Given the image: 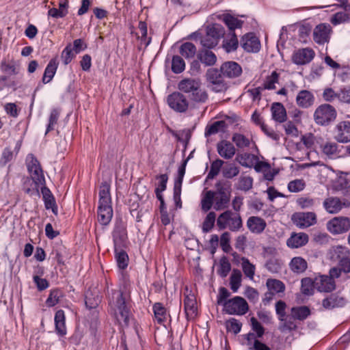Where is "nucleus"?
<instances>
[{
  "instance_id": "e433bc0d",
  "label": "nucleus",
  "mask_w": 350,
  "mask_h": 350,
  "mask_svg": "<svg viewBox=\"0 0 350 350\" xmlns=\"http://www.w3.org/2000/svg\"><path fill=\"white\" fill-rule=\"evenodd\" d=\"M179 53L185 58L190 59L195 56L196 47L193 43L187 42L181 44Z\"/></svg>"
},
{
  "instance_id": "a18cd8bd",
  "label": "nucleus",
  "mask_w": 350,
  "mask_h": 350,
  "mask_svg": "<svg viewBox=\"0 0 350 350\" xmlns=\"http://www.w3.org/2000/svg\"><path fill=\"white\" fill-rule=\"evenodd\" d=\"M241 261L242 269L244 274L247 278L252 280L255 274V266L253 264H252L247 258L245 257L241 258Z\"/></svg>"
},
{
  "instance_id": "f8f14e48",
  "label": "nucleus",
  "mask_w": 350,
  "mask_h": 350,
  "mask_svg": "<svg viewBox=\"0 0 350 350\" xmlns=\"http://www.w3.org/2000/svg\"><path fill=\"white\" fill-rule=\"evenodd\" d=\"M241 46L247 52L256 53L260 50V43L254 33H248L241 38Z\"/></svg>"
},
{
  "instance_id": "4be33fe9",
  "label": "nucleus",
  "mask_w": 350,
  "mask_h": 350,
  "mask_svg": "<svg viewBox=\"0 0 350 350\" xmlns=\"http://www.w3.org/2000/svg\"><path fill=\"white\" fill-rule=\"evenodd\" d=\"M201 85L200 81L197 79L186 78L181 80L178 84V88L185 93H192L198 90Z\"/></svg>"
},
{
  "instance_id": "bb28decb",
  "label": "nucleus",
  "mask_w": 350,
  "mask_h": 350,
  "mask_svg": "<svg viewBox=\"0 0 350 350\" xmlns=\"http://www.w3.org/2000/svg\"><path fill=\"white\" fill-rule=\"evenodd\" d=\"M266 286L269 292L273 293L277 297H280L285 291V284L277 279L269 278L267 280Z\"/></svg>"
},
{
  "instance_id": "f257e3e1",
  "label": "nucleus",
  "mask_w": 350,
  "mask_h": 350,
  "mask_svg": "<svg viewBox=\"0 0 350 350\" xmlns=\"http://www.w3.org/2000/svg\"><path fill=\"white\" fill-rule=\"evenodd\" d=\"M99 205L98 207V220L103 226L108 225L113 217L110 187L106 182L102 183L99 190Z\"/></svg>"
},
{
  "instance_id": "c756f323",
  "label": "nucleus",
  "mask_w": 350,
  "mask_h": 350,
  "mask_svg": "<svg viewBox=\"0 0 350 350\" xmlns=\"http://www.w3.org/2000/svg\"><path fill=\"white\" fill-rule=\"evenodd\" d=\"M198 58L207 66H213L217 61V57L214 53L207 49L202 50L198 54Z\"/></svg>"
},
{
  "instance_id": "473e14b6",
  "label": "nucleus",
  "mask_w": 350,
  "mask_h": 350,
  "mask_svg": "<svg viewBox=\"0 0 350 350\" xmlns=\"http://www.w3.org/2000/svg\"><path fill=\"white\" fill-rule=\"evenodd\" d=\"M347 304L345 297L338 294H332L323 301V306H342Z\"/></svg>"
},
{
  "instance_id": "49530a36",
  "label": "nucleus",
  "mask_w": 350,
  "mask_h": 350,
  "mask_svg": "<svg viewBox=\"0 0 350 350\" xmlns=\"http://www.w3.org/2000/svg\"><path fill=\"white\" fill-rule=\"evenodd\" d=\"M279 74L276 71L272 72L271 75L267 76L264 81L263 90H274L275 83H278Z\"/></svg>"
},
{
  "instance_id": "37998d69",
  "label": "nucleus",
  "mask_w": 350,
  "mask_h": 350,
  "mask_svg": "<svg viewBox=\"0 0 350 350\" xmlns=\"http://www.w3.org/2000/svg\"><path fill=\"white\" fill-rule=\"evenodd\" d=\"M265 267L269 271L272 273H278L281 272L283 267V262L277 258H270L265 264Z\"/></svg>"
},
{
  "instance_id": "58836bf2",
  "label": "nucleus",
  "mask_w": 350,
  "mask_h": 350,
  "mask_svg": "<svg viewBox=\"0 0 350 350\" xmlns=\"http://www.w3.org/2000/svg\"><path fill=\"white\" fill-rule=\"evenodd\" d=\"M214 197L215 195L213 193V191L211 190L207 191L202 196L201 200V208L204 213L208 211L211 208L214 203Z\"/></svg>"
},
{
  "instance_id": "c85d7f7f",
  "label": "nucleus",
  "mask_w": 350,
  "mask_h": 350,
  "mask_svg": "<svg viewBox=\"0 0 350 350\" xmlns=\"http://www.w3.org/2000/svg\"><path fill=\"white\" fill-rule=\"evenodd\" d=\"M222 21L228 27L229 32H234L235 29H241L243 25V21L228 14L224 15Z\"/></svg>"
},
{
  "instance_id": "bf43d9fd",
  "label": "nucleus",
  "mask_w": 350,
  "mask_h": 350,
  "mask_svg": "<svg viewBox=\"0 0 350 350\" xmlns=\"http://www.w3.org/2000/svg\"><path fill=\"white\" fill-rule=\"evenodd\" d=\"M116 258L119 268L124 269L128 265L129 257L124 250L118 251L116 250Z\"/></svg>"
},
{
  "instance_id": "393cba45",
  "label": "nucleus",
  "mask_w": 350,
  "mask_h": 350,
  "mask_svg": "<svg viewBox=\"0 0 350 350\" xmlns=\"http://www.w3.org/2000/svg\"><path fill=\"white\" fill-rule=\"evenodd\" d=\"M272 118L280 123L284 122L286 120V111L284 105L280 103H274L271 108Z\"/></svg>"
},
{
  "instance_id": "2f4dec72",
  "label": "nucleus",
  "mask_w": 350,
  "mask_h": 350,
  "mask_svg": "<svg viewBox=\"0 0 350 350\" xmlns=\"http://www.w3.org/2000/svg\"><path fill=\"white\" fill-rule=\"evenodd\" d=\"M64 299V293L59 289L51 291V293L46 299L48 306H55L57 304H62Z\"/></svg>"
},
{
  "instance_id": "a878e982",
  "label": "nucleus",
  "mask_w": 350,
  "mask_h": 350,
  "mask_svg": "<svg viewBox=\"0 0 350 350\" xmlns=\"http://www.w3.org/2000/svg\"><path fill=\"white\" fill-rule=\"evenodd\" d=\"M58 66V61L57 57L51 59L46 66L43 77L42 82L46 84L49 83L53 78Z\"/></svg>"
},
{
  "instance_id": "0eeeda50",
  "label": "nucleus",
  "mask_w": 350,
  "mask_h": 350,
  "mask_svg": "<svg viewBox=\"0 0 350 350\" xmlns=\"http://www.w3.org/2000/svg\"><path fill=\"white\" fill-rule=\"evenodd\" d=\"M292 221L300 228H306L314 225L317 221V215L313 212H299L292 215Z\"/></svg>"
},
{
  "instance_id": "603ef678",
  "label": "nucleus",
  "mask_w": 350,
  "mask_h": 350,
  "mask_svg": "<svg viewBox=\"0 0 350 350\" xmlns=\"http://www.w3.org/2000/svg\"><path fill=\"white\" fill-rule=\"evenodd\" d=\"M185 68V63L183 59L178 56L174 55L172 62V70L174 73L178 74L182 72Z\"/></svg>"
},
{
  "instance_id": "4c0bfd02",
  "label": "nucleus",
  "mask_w": 350,
  "mask_h": 350,
  "mask_svg": "<svg viewBox=\"0 0 350 350\" xmlns=\"http://www.w3.org/2000/svg\"><path fill=\"white\" fill-rule=\"evenodd\" d=\"M253 179L249 176H241L238 182L235 184V188L238 190L248 191L252 188Z\"/></svg>"
},
{
  "instance_id": "1a4fd4ad",
  "label": "nucleus",
  "mask_w": 350,
  "mask_h": 350,
  "mask_svg": "<svg viewBox=\"0 0 350 350\" xmlns=\"http://www.w3.org/2000/svg\"><path fill=\"white\" fill-rule=\"evenodd\" d=\"M230 293L226 288H220L217 300L218 304L224 305V306H248L245 299L239 296L226 301Z\"/></svg>"
},
{
  "instance_id": "f3484780",
  "label": "nucleus",
  "mask_w": 350,
  "mask_h": 350,
  "mask_svg": "<svg viewBox=\"0 0 350 350\" xmlns=\"http://www.w3.org/2000/svg\"><path fill=\"white\" fill-rule=\"evenodd\" d=\"M222 75L228 78H236L241 75L242 68L235 62H226L220 68Z\"/></svg>"
},
{
  "instance_id": "9d476101",
  "label": "nucleus",
  "mask_w": 350,
  "mask_h": 350,
  "mask_svg": "<svg viewBox=\"0 0 350 350\" xmlns=\"http://www.w3.org/2000/svg\"><path fill=\"white\" fill-rule=\"evenodd\" d=\"M331 31L332 27L329 24L321 23L317 25L313 31L314 40L319 44L328 42Z\"/></svg>"
},
{
  "instance_id": "09e8293b",
  "label": "nucleus",
  "mask_w": 350,
  "mask_h": 350,
  "mask_svg": "<svg viewBox=\"0 0 350 350\" xmlns=\"http://www.w3.org/2000/svg\"><path fill=\"white\" fill-rule=\"evenodd\" d=\"M232 141L239 148L248 147L250 144V141L247 137L243 134L237 133L233 134Z\"/></svg>"
},
{
  "instance_id": "680f3d73",
  "label": "nucleus",
  "mask_w": 350,
  "mask_h": 350,
  "mask_svg": "<svg viewBox=\"0 0 350 350\" xmlns=\"http://www.w3.org/2000/svg\"><path fill=\"white\" fill-rule=\"evenodd\" d=\"M226 329L228 332H232L237 334L240 332L242 324L234 318H231L226 323Z\"/></svg>"
},
{
  "instance_id": "338daca9",
  "label": "nucleus",
  "mask_w": 350,
  "mask_h": 350,
  "mask_svg": "<svg viewBox=\"0 0 350 350\" xmlns=\"http://www.w3.org/2000/svg\"><path fill=\"white\" fill-rule=\"evenodd\" d=\"M297 204L302 209H308L314 206L315 200L310 197H301L297 200Z\"/></svg>"
},
{
  "instance_id": "13d9d810",
  "label": "nucleus",
  "mask_w": 350,
  "mask_h": 350,
  "mask_svg": "<svg viewBox=\"0 0 350 350\" xmlns=\"http://www.w3.org/2000/svg\"><path fill=\"white\" fill-rule=\"evenodd\" d=\"M206 79L211 83H215V82H219L222 81V74L221 70H218L216 68H210L207 70Z\"/></svg>"
},
{
  "instance_id": "de8ad7c7",
  "label": "nucleus",
  "mask_w": 350,
  "mask_h": 350,
  "mask_svg": "<svg viewBox=\"0 0 350 350\" xmlns=\"http://www.w3.org/2000/svg\"><path fill=\"white\" fill-rule=\"evenodd\" d=\"M301 291L303 294L310 295L313 293L314 287V280L310 278H304L301 280Z\"/></svg>"
},
{
  "instance_id": "6ab92c4d",
  "label": "nucleus",
  "mask_w": 350,
  "mask_h": 350,
  "mask_svg": "<svg viewBox=\"0 0 350 350\" xmlns=\"http://www.w3.org/2000/svg\"><path fill=\"white\" fill-rule=\"evenodd\" d=\"M218 154L225 159H232L236 153L234 145L228 141L222 140L217 144Z\"/></svg>"
},
{
  "instance_id": "412c9836",
  "label": "nucleus",
  "mask_w": 350,
  "mask_h": 350,
  "mask_svg": "<svg viewBox=\"0 0 350 350\" xmlns=\"http://www.w3.org/2000/svg\"><path fill=\"white\" fill-rule=\"evenodd\" d=\"M239 42L235 32H229L224 38L222 47L226 53L235 51L239 46Z\"/></svg>"
},
{
  "instance_id": "774afa93",
  "label": "nucleus",
  "mask_w": 350,
  "mask_h": 350,
  "mask_svg": "<svg viewBox=\"0 0 350 350\" xmlns=\"http://www.w3.org/2000/svg\"><path fill=\"white\" fill-rule=\"evenodd\" d=\"M349 182L345 176H338L334 183V188L336 191H345Z\"/></svg>"
},
{
  "instance_id": "0e129e2a",
  "label": "nucleus",
  "mask_w": 350,
  "mask_h": 350,
  "mask_svg": "<svg viewBox=\"0 0 350 350\" xmlns=\"http://www.w3.org/2000/svg\"><path fill=\"white\" fill-rule=\"evenodd\" d=\"M349 20V14L345 12H339L334 14L331 18V23L334 25L345 23Z\"/></svg>"
},
{
  "instance_id": "b1692460",
  "label": "nucleus",
  "mask_w": 350,
  "mask_h": 350,
  "mask_svg": "<svg viewBox=\"0 0 350 350\" xmlns=\"http://www.w3.org/2000/svg\"><path fill=\"white\" fill-rule=\"evenodd\" d=\"M114 314L118 323L122 326H127L129 325L131 317L130 308H113L111 312Z\"/></svg>"
},
{
  "instance_id": "39448f33",
  "label": "nucleus",
  "mask_w": 350,
  "mask_h": 350,
  "mask_svg": "<svg viewBox=\"0 0 350 350\" xmlns=\"http://www.w3.org/2000/svg\"><path fill=\"white\" fill-rule=\"evenodd\" d=\"M28 172L36 187L45 184V178L42 169L38 159L31 154H28L26 159Z\"/></svg>"
},
{
  "instance_id": "c03bdc74",
  "label": "nucleus",
  "mask_w": 350,
  "mask_h": 350,
  "mask_svg": "<svg viewBox=\"0 0 350 350\" xmlns=\"http://www.w3.org/2000/svg\"><path fill=\"white\" fill-rule=\"evenodd\" d=\"M239 174V167L233 163L226 165L222 169V175L224 178L231 179Z\"/></svg>"
},
{
  "instance_id": "aec40b11",
  "label": "nucleus",
  "mask_w": 350,
  "mask_h": 350,
  "mask_svg": "<svg viewBox=\"0 0 350 350\" xmlns=\"http://www.w3.org/2000/svg\"><path fill=\"white\" fill-rule=\"evenodd\" d=\"M308 235L304 232L292 233L287 239L286 245L291 248H298L306 245L308 242Z\"/></svg>"
},
{
  "instance_id": "e2e57ef3",
  "label": "nucleus",
  "mask_w": 350,
  "mask_h": 350,
  "mask_svg": "<svg viewBox=\"0 0 350 350\" xmlns=\"http://www.w3.org/2000/svg\"><path fill=\"white\" fill-rule=\"evenodd\" d=\"M191 99L197 103H205L208 99V94L205 90L200 87L198 88V90L192 92Z\"/></svg>"
},
{
  "instance_id": "dca6fc26",
  "label": "nucleus",
  "mask_w": 350,
  "mask_h": 350,
  "mask_svg": "<svg viewBox=\"0 0 350 350\" xmlns=\"http://www.w3.org/2000/svg\"><path fill=\"white\" fill-rule=\"evenodd\" d=\"M242 338L245 340L243 345H246L249 350H271L270 347L263 343L259 338H255L252 333L242 335Z\"/></svg>"
},
{
  "instance_id": "79ce46f5",
  "label": "nucleus",
  "mask_w": 350,
  "mask_h": 350,
  "mask_svg": "<svg viewBox=\"0 0 350 350\" xmlns=\"http://www.w3.org/2000/svg\"><path fill=\"white\" fill-rule=\"evenodd\" d=\"M242 274L240 270L233 269L230 278V288L233 292H237L241 284Z\"/></svg>"
},
{
  "instance_id": "ea45409f",
  "label": "nucleus",
  "mask_w": 350,
  "mask_h": 350,
  "mask_svg": "<svg viewBox=\"0 0 350 350\" xmlns=\"http://www.w3.org/2000/svg\"><path fill=\"white\" fill-rule=\"evenodd\" d=\"M126 295L120 291H114L110 298V304L114 306H125L127 304Z\"/></svg>"
},
{
  "instance_id": "ddd939ff",
  "label": "nucleus",
  "mask_w": 350,
  "mask_h": 350,
  "mask_svg": "<svg viewBox=\"0 0 350 350\" xmlns=\"http://www.w3.org/2000/svg\"><path fill=\"white\" fill-rule=\"evenodd\" d=\"M334 139L340 143L350 142V122H339L334 129Z\"/></svg>"
},
{
  "instance_id": "052dcab7",
  "label": "nucleus",
  "mask_w": 350,
  "mask_h": 350,
  "mask_svg": "<svg viewBox=\"0 0 350 350\" xmlns=\"http://www.w3.org/2000/svg\"><path fill=\"white\" fill-rule=\"evenodd\" d=\"M322 152L328 157L335 155L338 151V145L334 142H327L321 146Z\"/></svg>"
},
{
  "instance_id": "4d7b16f0",
  "label": "nucleus",
  "mask_w": 350,
  "mask_h": 350,
  "mask_svg": "<svg viewBox=\"0 0 350 350\" xmlns=\"http://www.w3.org/2000/svg\"><path fill=\"white\" fill-rule=\"evenodd\" d=\"M224 161L221 159H216L213 161L211 165L210 170L208 173L207 178L209 179L214 178L216 176H217L220 172L221 167L224 164Z\"/></svg>"
},
{
  "instance_id": "3c124183",
  "label": "nucleus",
  "mask_w": 350,
  "mask_h": 350,
  "mask_svg": "<svg viewBox=\"0 0 350 350\" xmlns=\"http://www.w3.org/2000/svg\"><path fill=\"white\" fill-rule=\"evenodd\" d=\"M226 123L224 121H217L211 125L207 126L205 131V135L209 136L217 133L220 131H223L225 128Z\"/></svg>"
},
{
  "instance_id": "a211bd4d",
  "label": "nucleus",
  "mask_w": 350,
  "mask_h": 350,
  "mask_svg": "<svg viewBox=\"0 0 350 350\" xmlns=\"http://www.w3.org/2000/svg\"><path fill=\"white\" fill-rule=\"evenodd\" d=\"M324 208L331 214H336L345 206V203L337 197H329L323 203Z\"/></svg>"
},
{
  "instance_id": "f704fd0d",
  "label": "nucleus",
  "mask_w": 350,
  "mask_h": 350,
  "mask_svg": "<svg viewBox=\"0 0 350 350\" xmlns=\"http://www.w3.org/2000/svg\"><path fill=\"white\" fill-rule=\"evenodd\" d=\"M215 195L214 197V208L216 211H220L225 209L228 206L230 200V196H226V195H221V194H215V193H213Z\"/></svg>"
},
{
  "instance_id": "5701e85b",
  "label": "nucleus",
  "mask_w": 350,
  "mask_h": 350,
  "mask_svg": "<svg viewBox=\"0 0 350 350\" xmlns=\"http://www.w3.org/2000/svg\"><path fill=\"white\" fill-rule=\"evenodd\" d=\"M266 226L265 221L259 217L252 216L247 221V227L252 233H261L265 230Z\"/></svg>"
},
{
  "instance_id": "6e6d98bb",
  "label": "nucleus",
  "mask_w": 350,
  "mask_h": 350,
  "mask_svg": "<svg viewBox=\"0 0 350 350\" xmlns=\"http://www.w3.org/2000/svg\"><path fill=\"white\" fill-rule=\"evenodd\" d=\"M216 219V214L214 212H209L205 217L202 224V230L204 232H209L213 227Z\"/></svg>"
},
{
  "instance_id": "20e7f679",
  "label": "nucleus",
  "mask_w": 350,
  "mask_h": 350,
  "mask_svg": "<svg viewBox=\"0 0 350 350\" xmlns=\"http://www.w3.org/2000/svg\"><path fill=\"white\" fill-rule=\"evenodd\" d=\"M285 309L286 308H275L280 321L278 330L284 335L293 336V332L297 331L298 326L292 317L286 314Z\"/></svg>"
},
{
  "instance_id": "4468645a",
  "label": "nucleus",
  "mask_w": 350,
  "mask_h": 350,
  "mask_svg": "<svg viewBox=\"0 0 350 350\" xmlns=\"http://www.w3.org/2000/svg\"><path fill=\"white\" fill-rule=\"evenodd\" d=\"M314 54V51L310 48L300 49L293 53L292 60L297 65L306 64L313 59Z\"/></svg>"
},
{
  "instance_id": "6e6552de",
  "label": "nucleus",
  "mask_w": 350,
  "mask_h": 350,
  "mask_svg": "<svg viewBox=\"0 0 350 350\" xmlns=\"http://www.w3.org/2000/svg\"><path fill=\"white\" fill-rule=\"evenodd\" d=\"M327 228L334 234L346 232L350 229V219L345 217H334L327 222Z\"/></svg>"
},
{
  "instance_id": "2eb2a0df",
  "label": "nucleus",
  "mask_w": 350,
  "mask_h": 350,
  "mask_svg": "<svg viewBox=\"0 0 350 350\" xmlns=\"http://www.w3.org/2000/svg\"><path fill=\"white\" fill-rule=\"evenodd\" d=\"M314 287L320 292H330L335 289L336 284L332 277L323 275L314 278Z\"/></svg>"
},
{
  "instance_id": "72a5a7b5",
  "label": "nucleus",
  "mask_w": 350,
  "mask_h": 350,
  "mask_svg": "<svg viewBox=\"0 0 350 350\" xmlns=\"http://www.w3.org/2000/svg\"><path fill=\"white\" fill-rule=\"evenodd\" d=\"M206 33L219 41L221 38L224 36L225 30L221 25L215 23L207 27Z\"/></svg>"
},
{
  "instance_id": "c9c22d12",
  "label": "nucleus",
  "mask_w": 350,
  "mask_h": 350,
  "mask_svg": "<svg viewBox=\"0 0 350 350\" xmlns=\"http://www.w3.org/2000/svg\"><path fill=\"white\" fill-rule=\"evenodd\" d=\"M310 308H291L288 314L292 317L293 320L303 321L306 319L310 314Z\"/></svg>"
},
{
  "instance_id": "69168bd1",
  "label": "nucleus",
  "mask_w": 350,
  "mask_h": 350,
  "mask_svg": "<svg viewBox=\"0 0 350 350\" xmlns=\"http://www.w3.org/2000/svg\"><path fill=\"white\" fill-rule=\"evenodd\" d=\"M322 96L325 101L332 103L336 99L339 100V92H336L332 88H327L323 90Z\"/></svg>"
},
{
  "instance_id": "7ed1b4c3",
  "label": "nucleus",
  "mask_w": 350,
  "mask_h": 350,
  "mask_svg": "<svg viewBox=\"0 0 350 350\" xmlns=\"http://www.w3.org/2000/svg\"><path fill=\"white\" fill-rule=\"evenodd\" d=\"M337 116L336 109L331 105L324 103L318 106L313 114L314 120L318 125L327 126L333 122Z\"/></svg>"
},
{
  "instance_id": "7c9ffc66",
  "label": "nucleus",
  "mask_w": 350,
  "mask_h": 350,
  "mask_svg": "<svg viewBox=\"0 0 350 350\" xmlns=\"http://www.w3.org/2000/svg\"><path fill=\"white\" fill-rule=\"evenodd\" d=\"M55 329L60 336L66 334V327H65V315L63 310H57L55 315Z\"/></svg>"
},
{
  "instance_id": "cd10ccee",
  "label": "nucleus",
  "mask_w": 350,
  "mask_h": 350,
  "mask_svg": "<svg viewBox=\"0 0 350 350\" xmlns=\"http://www.w3.org/2000/svg\"><path fill=\"white\" fill-rule=\"evenodd\" d=\"M289 267L291 270L295 273H303L308 268L306 260L300 256L294 257L291 259Z\"/></svg>"
},
{
  "instance_id": "864d4df0",
  "label": "nucleus",
  "mask_w": 350,
  "mask_h": 350,
  "mask_svg": "<svg viewBox=\"0 0 350 350\" xmlns=\"http://www.w3.org/2000/svg\"><path fill=\"white\" fill-rule=\"evenodd\" d=\"M41 192L44 200L45 207L46 209H49L51 206L54 205L55 202V198L49 189L44 187V185L42 186Z\"/></svg>"
},
{
  "instance_id": "a19ab883",
  "label": "nucleus",
  "mask_w": 350,
  "mask_h": 350,
  "mask_svg": "<svg viewBox=\"0 0 350 350\" xmlns=\"http://www.w3.org/2000/svg\"><path fill=\"white\" fill-rule=\"evenodd\" d=\"M215 191L213 193L215 194H221L226 196H230L231 194V184L227 180H219L215 184Z\"/></svg>"
},
{
  "instance_id": "8fccbe9b",
  "label": "nucleus",
  "mask_w": 350,
  "mask_h": 350,
  "mask_svg": "<svg viewBox=\"0 0 350 350\" xmlns=\"http://www.w3.org/2000/svg\"><path fill=\"white\" fill-rule=\"evenodd\" d=\"M250 321L252 329L253 331V332L251 333L254 335L255 338H260L262 337L265 334V328L261 323L258 322L255 317H252Z\"/></svg>"
},
{
  "instance_id": "423d86ee",
  "label": "nucleus",
  "mask_w": 350,
  "mask_h": 350,
  "mask_svg": "<svg viewBox=\"0 0 350 350\" xmlns=\"http://www.w3.org/2000/svg\"><path fill=\"white\" fill-rule=\"evenodd\" d=\"M167 104L171 109L179 113L185 112L189 107V101L186 96L178 92H173L167 98Z\"/></svg>"
},
{
  "instance_id": "9b49d317",
  "label": "nucleus",
  "mask_w": 350,
  "mask_h": 350,
  "mask_svg": "<svg viewBox=\"0 0 350 350\" xmlns=\"http://www.w3.org/2000/svg\"><path fill=\"white\" fill-rule=\"evenodd\" d=\"M295 102L299 108L309 109L314 105L315 96L311 91L302 90L298 92L295 98Z\"/></svg>"
},
{
  "instance_id": "5fc2aeb1",
  "label": "nucleus",
  "mask_w": 350,
  "mask_h": 350,
  "mask_svg": "<svg viewBox=\"0 0 350 350\" xmlns=\"http://www.w3.org/2000/svg\"><path fill=\"white\" fill-rule=\"evenodd\" d=\"M231 269V265L226 257L222 258L219 261V266L217 273L220 277L226 278Z\"/></svg>"
},
{
  "instance_id": "f03ea898",
  "label": "nucleus",
  "mask_w": 350,
  "mask_h": 350,
  "mask_svg": "<svg viewBox=\"0 0 350 350\" xmlns=\"http://www.w3.org/2000/svg\"><path fill=\"white\" fill-rule=\"evenodd\" d=\"M217 226L219 230L228 229L232 232H237L243 227V221L239 213L227 210L217 217Z\"/></svg>"
}]
</instances>
